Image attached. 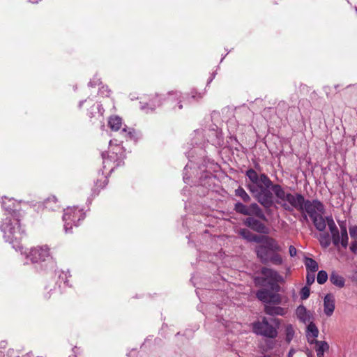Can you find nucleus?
<instances>
[{
  "label": "nucleus",
  "instance_id": "5",
  "mask_svg": "<svg viewBox=\"0 0 357 357\" xmlns=\"http://www.w3.org/2000/svg\"><path fill=\"white\" fill-rule=\"evenodd\" d=\"M85 218V213L83 209L76 206L66 208L63 211V221L66 231H70L73 227H78L79 222Z\"/></svg>",
  "mask_w": 357,
  "mask_h": 357
},
{
  "label": "nucleus",
  "instance_id": "27",
  "mask_svg": "<svg viewBox=\"0 0 357 357\" xmlns=\"http://www.w3.org/2000/svg\"><path fill=\"white\" fill-rule=\"evenodd\" d=\"M319 241L321 247L326 248L331 245V237L328 233H322L319 234Z\"/></svg>",
  "mask_w": 357,
  "mask_h": 357
},
{
  "label": "nucleus",
  "instance_id": "29",
  "mask_svg": "<svg viewBox=\"0 0 357 357\" xmlns=\"http://www.w3.org/2000/svg\"><path fill=\"white\" fill-rule=\"evenodd\" d=\"M268 262H271L274 265L279 266L282 264L283 259L281 255L277 253V252H273V253L269 256Z\"/></svg>",
  "mask_w": 357,
  "mask_h": 357
},
{
  "label": "nucleus",
  "instance_id": "38",
  "mask_svg": "<svg viewBox=\"0 0 357 357\" xmlns=\"http://www.w3.org/2000/svg\"><path fill=\"white\" fill-rule=\"evenodd\" d=\"M289 252L291 257H295L297 253L296 248L294 245H290L289 248Z\"/></svg>",
  "mask_w": 357,
  "mask_h": 357
},
{
  "label": "nucleus",
  "instance_id": "43",
  "mask_svg": "<svg viewBox=\"0 0 357 357\" xmlns=\"http://www.w3.org/2000/svg\"><path fill=\"white\" fill-rule=\"evenodd\" d=\"M340 228H341V232H342V229H344V231H347V229L345 225H340Z\"/></svg>",
  "mask_w": 357,
  "mask_h": 357
},
{
  "label": "nucleus",
  "instance_id": "26",
  "mask_svg": "<svg viewBox=\"0 0 357 357\" xmlns=\"http://www.w3.org/2000/svg\"><path fill=\"white\" fill-rule=\"evenodd\" d=\"M235 195L236 197H240L244 202H249L251 200L249 195L245 192V190L241 187L239 186L236 190H235Z\"/></svg>",
  "mask_w": 357,
  "mask_h": 357
},
{
  "label": "nucleus",
  "instance_id": "12",
  "mask_svg": "<svg viewBox=\"0 0 357 357\" xmlns=\"http://www.w3.org/2000/svg\"><path fill=\"white\" fill-rule=\"evenodd\" d=\"M335 297L332 294H327L324 298V312L327 317H331L335 310Z\"/></svg>",
  "mask_w": 357,
  "mask_h": 357
},
{
  "label": "nucleus",
  "instance_id": "13",
  "mask_svg": "<svg viewBox=\"0 0 357 357\" xmlns=\"http://www.w3.org/2000/svg\"><path fill=\"white\" fill-rule=\"evenodd\" d=\"M296 312L298 319L304 324L310 323L313 319L312 313L303 305H299Z\"/></svg>",
  "mask_w": 357,
  "mask_h": 357
},
{
  "label": "nucleus",
  "instance_id": "51",
  "mask_svg": "<svg viewBox=\"0 0 357 357\" xmlns=\"http://www.w3.org/2000/svg\"><path fill=\"white\" fill-rule=\"evenodd\" d=\"M307 356H308V357H312V356H310V355H307Z\"/></svg>",
  "mask_w": 357,
  "mask_h": 357
},
{
  "label": "nucleus",
  "instance_id": "28",
  "mask_svg": "<svg viewBox=\"0 0 357 357\" xmlns=\"http://www.w3.org/2000/svg\"><path fill=\"white\" fill-rule=\"evenodd\" d=\"M295 335V330L291 324H287L285 326V340L287 343H290V342L293 340Z\"/></svg>",
  "mask_w": 357,
  "mask_h": 357
},
{
  "label": "nucleus",
  "instance_id": "44",
  "mask_svg": "<svg viewBox=\"0 0 357 357\" xmlns=\"http://www.w3.org/2000/svg\"><path fill=\"white\" fill-rule=\"evenodd\" d=\"M340 228H341V232H342V229H344V231H347V229L345 225H340Z\"/></svg>",
  "mask_w": 357,
  "mask_h": 357
},
{
  "label": "nucleus",
  "instance_id": "24",
  "mask_svg": "<svg viewBox=\"0 0 357 357\" xmlns=\"http://www.w3.org/2000/svg\"><path fill=\"white\" fill-rule=\"evenodd\" d=\"M108 124L111 130L117 131L122 126V119L118 116H112L109 119Z\"/></svg>",
  "mask_w": 357,
  "mask_h": 357
},
{
  "label": "nucleus",
  "instance_id": "9",
  "mask_svg": "<svg viewBox=\"0 0 357 357\" xmlns=\"http://www.w3.org/2000/svg\"><path fill=\"white\" fill-rule=\"evenodd\" d=\"M302 209H300L301 213L305 212L310 218H313L317 214L324 213L325 207L324 204L318 199H305L302 204Z\"/></svg>",
  "mask_w": 357,
  "mask_h": 357
},
{
  "label": "nucleus",
  "instance_id": "35",
  "mask_svg": "<svg viewBox=\"0 0 357 357\" xmlns=\"http://www.w3.org/2000/svg\"><path fill=\"white\" fill-rule=\"evenodd\" d=\"M266 237V235L264 236H258L256 234L252 235L250 242H256L259 243H263V241H264V238Z\"/></svg>",
  "mask_w": 357,
  "mask_h": 357
},
{
  "label": "nucleus",
  "instance_id": "34",
  "mask_svg": "<svg viewBox=\"0 0 357 357\" xmlns=\"http://www.w3.org/2000/svg\"><path fill=\"white\" fill-rule=\"evenodd\" d=\"M310 290L308 287H304L301 291V298L302 300H305L310 296Z\"/></svg>",
  "mask_w": 357,
  "mask_h": 357
},
{
  "label": "nucleus",
  "instance_id": "22",
  "mask_svg": "<svg viewBox=\"0 0 357 357\" xmlns=\"http://www.w3.org/2000/svg\"><path fill=\"white\" fill-rule=\"evenodd\" d=\"M349 230L351 238L354 240L351 243L350 250L353 253L356 254L357 252V226H351Z\"/></svg>",
  "mask_w": 357,
  "mask_h": 357
},
{
  "label": "nucleus",
  "instance_id": "37",
  "mask_svg": "<svg viewBox=\"0 0 357 357\" xmlns=\"http://www.w3.org/2000/svg\"><path fill=\"white\" fill-rule=\"evenodd\" d=\"M331 236H332V241H333L334 245L337 246L340 244V243H341L340 233L336 234H335Z\"/></svg>",
  "mask_w": 357,
  "mask_h": 357
},
{
  "label": "nucleus",
  "instance_id": "11",
  "mask_svg": "<svg viewBox=\"0 0 357 357\" xmlns=\"http://www.w3.org/2000/svg\"><path fill=\"white\" fill-rule=\"evenodd\" d=\"M244 224L248 227L257 232L261 234L268 233V229L266 227V225L259 220H257L252 216H248L247 218H245L244 220Z\"/></svg>",
  "mask_w": 357,
  "mask_h": 357
},
{
  "label": "nucleus",
  "instance_id": "40",
  "mask_svg": "<svg viewBox=\"0 0 357 357\" xmlns=\"http://www.w3.org/2000/svg\"><path fill=\"white\" fill-rule=\"evenodd\" d=\"M301 214H302V215H301V220H304V221L307 222L308 221L307 214L305 212L301 213Z\"/></svg>",
  "mask_w": 357,
  "mask_h": 357
},
{
  "label": "nucleus",
  "instance_id": "47",
  "mask_svg": "<svg viewBox=\"0 0 357 357\" xmlns=\"http://www.w3.org/2000/svg\"><path fill=\"white\" fill-rule=\"evenodd\" d=\"M317 356V357H324V355H319V354Z\"/></svg>",
  "mask_w": 357,
  "mask_h": 357
},
{
  "label": "nucleus",
  "instance_id": "21",
  "mask_svg": "<svg viewBox=\"0 0 357 357\" xmlns=\"http://www.w3.org/2000/svg\"><path fill=\"white\" fill-rule=\"evenodd\" d=\"M330 281L333 284L339 288H342L344 286L345 283L344 278L335 271L332 272V273L331 274Z\"/></svg>",
  "mask_w": 357,
  "mask_h": 357
},
{
  "label": "nucleus",
  "instance_id": "14",
  "mask_svg": "<svg viewBox=\"0 0 357 357\" xmlns=\"http://www.w3.org/2000/svg\"><path fill=\"white\" fill-rule=\"evenodd\" d=\"M264 312L271 316L280 315L284 316L287 312V309L280 307V306H274L272 305H265Z\"/></svg>",
  "mask_w": 357,
  "mask_h": 357
},
{
  "label": "nucleus",
  "instance_id": "39",
  "mask_svg": "<svg viewBox=\"0 0 357 357\" xmlns=\"http://www.w3.org/2000/svg\"><path fill=\"white\" fill-rule=\"evenodd\" d=\"M47 290H48L47 291L46 294H44V298L47 300H49L51 298V296H52V291L54 290L52 288H49V287H46L45 288Z\"/></svg>",
  "mask_w": 357,
  "mask_h": 357
},
{
  "label": "nucleus",
  "instance_id": "15",
  "mask_svg": "<svg viewBox=\"0 0 357 357\" xmlns=\"http://www.w3.org/2000/svg\"><path fill=\"white\" fill-rule=\"evenodd\" d=\"M259 245L261 247H265L266 248L269 249L272 252H280L282 250L281 247L278 243L277 241L268 236H266L262 244Z\"/></svg>",
  "mask_w": 357,
  "mask_h": 357
},
{
  "label": "nucleus",
  "instance_id": "25",
  "mask_svg": "<svg viewBox=\"0 0 357 357\" xmlns=\"http://www.w3.org/2000/svg\"><path fill=\"white\" fill-rule=\"evenodd\" d=\"M304 264L307 272L314 273L318 271V263L312 258L305 257L304 259Z\"/></svg>",
  "mask_w": 357,
  "mask_h": 357
},
{
  "label": "nucleus",
  "instance_id": "2",
  "mask_svg": "<svg viewBox=\"0 0 357 357\" xmlns=\"http://www.w3.org/2000/svg\"><path fill=\"white\" fill-rule=\"evenodd\" d=\"M10 215V217L3 220L0 229L4 239L11 243L15 250H21L22 246L20 243L26 236V231L20 223V213L13 211Z\"/></svg>",
  "mask_w": 357,
  "mask_h": 357
},
{
  "label": "nucleus",
  "instance_id": "50",
  "mask_svg": "<svg viewBox=\"0 0 357 357\" xmlns=\"http://www.w3.org/2000/svg\"><path fill=\"white\" fill-rule=\"evenodd\" d=\"M3 207H5V208H6V206H5V203H4V202H3Z\"/></svg>",
  "mask_w": 357,
  "mask_h": 357
},
{
  "label": "nucleus",
  "instance_id": "46",
  "mask_svg": "<svg viewBox=\"0 0 357 357\" xmlns=\"http://www.w3.org/2000/svg\"><path fill=\"white\" fill-rule=\"evenodd\" d=\"M94 109H96V107L95 106V105H93L91 107V110H94Z\"/></svg>",
  "mask_w": 357,
  "mask_h": 357
},
{
  "label": "nucleus",
  "instance_id": "4",
  "mask_svg": "<svg viewBox=\"0 0 357 357\" xmlns=\"http://www.w3.org/2000/svg\"><path fill=\"white\" fill-rule=\"evenodd\" d=\"M262 277H257L255 279L256 284L260 286H268L272 291L278 292L280 287L278 282H282L283 278L275 270L263 267L261 270Z\"/></svg>",
  "mask_w": 357,
  "mask_h": 357
},
{
  "label": "nucleus",
  "instance_id": "49",
  "mask_svg": "<svg viewBox=\"0 0 357 357\" xmlns=\"http://www.w3.org/2000/svg\"><path fill=\"white\" fill-rule=\"evenodd\" d=\"M6 209L7 211H10V208H6Z\"/></svg>",
  "mask_w": 357,
  "mask_h": 357
},
{
  "label": "nucleus",
  "instance_id": "31",
  "mask_svg": "<svg viewBox=\"0 0 357 357\" xmlns=\"http://www.w3.org/2000/svg\"><path fill=\"white\" fill-rule=\"evenodd\" d=\"M317 282L320 284H324L328 280V274L325 271H320L317 274Z\"/></svg>",
  "mask_w": 357,
  "mask_h": 357
},
{
  "label": "nucleus",
  "instance_id": "3",
  "mask_svg": "<svg viewBox=\"0 0 357 357\" xmlns=\"http://www.w3.org/2000/svg\"><path fill=\"white\" fill-rule=\"evenodd\" d=\"M102 164L105 169H107L109 173L114 171L115 169L124 165V159L126 153L124 148L120 145L112 146L107 153L102 154Z\"/></svg>",
  "mask_w": 357,
  "mask_h": 357
},
{
  "label": "nucleus",
  "instance_id": "33",
  "mask_svg": "<svg viewBox=\"0 0 357 357\" xmlns=\"http://www.w3.org/2000/svg\"><path fill=\"white\" fill-rule=\"evenodd\" d=\"M349 237L347 231L342 229L341 232V245L343 248H346L348 245Z\"/></svg>",
  "mask_w": 357,
  "mask_h": 357
},
{
  "label": "nucleus",
  "instance_id": "16",
  "mask_svg": "<svg viewBox=\"0 0 357 357\" xmlns=\"http://www.w3.org/2000/svg\"><path fill=\"white\" fill-rule=\"evenodd\" d=\"M38 207L55 211L59 207L58 200L55 196H50L42 203H39Z\"/></svg>",
  "mask_w": 357,
  "mask_h": 357
},
{
  "label": "nucleus",
  "instance_id": "17",
  "mask_svg": "<svg viewBox=\"0 0 357 357\" xmlns=\"http://www.w3.org/2000/svg\"><path fill=\"white\" fill-rule=\"evenodd\" d=\"M309 343L310 344H315L314 349L317 353L319 355H324V352L328 351L329 350V344L326 341H320L314 339H312V340H309Z\"/></svg>",
  "mask_w": 357,
  "mask_h": 357
},
{
  "label": "nucleus",
  "instance_id": "18",
  "mask_svg": "<svg viewBox=\"0 0 357 357\" xmlns=\"http://www.w3.org/2000/svg\"><path fill=\"white\" fill-rule=\"evenodd\" d=\"M255 251L257 253V257L260 259L262 264L268 263L269 256L271 255L269 249L266 248L265 247H261L258 245L255 248Z\"/></svg>",
  "mask_w": 357,
  "mask_h": 357
},
{
  "label": "nucleus",
  "instance_id": "41",
  "mask_svg": "<svg viewBox=\"0 0 357 357\" xmlns=\"http://www.w3.org/2000/svg\"><path fill=\"white\" fill-rule=\"evenodd\" d=\"M121 132H122V133L125 134L126 137L128 136L129 137H130V135H131L130 131L127 132L126 129L123 128Z\"/></svg>",
  "mask_w": 357,
  "mask_h": 357
},
{
  "label": "nucleus",
  "instance_id": "6",
  "mask_svg": "<svg viewBox=\"0 0 357 357\" xmlns=\"http://www.w3.org/2000/svg\"><path fill=\"white\" fill-rule=\"evenodd\" d=\"M273 321L276 326H272L266 317H263L261 321H257L252 324V331L257 334L268 338H275L278 336V328L280 325L278 319H273Z\"/></svg>",
  "mask_w": 357,
  "mask_h": 357
},
{
  "label": "nucleus",
  "instance_id": "45",
  "mask_svg": "<svg viewBox=\"0 0 357 357\" xmlns=\"http://www.w3.org/2000/svg\"><path fill=\"white\" fill-rule=\"evenodd\" d=\"M89 117H90V118H92V117L93 116V112H90V114H89Z\"/></svg>",
  "mask_w": 357,
  "mask_h": 357
},
{
  "label": "nucleus",
  "instance_id": "30",
  "mask_svg": "<svg viewBox=\"0 0 357 357\" xmlns=\"http://www.w3.org/2000/svg\"><path fill=\"white\" fill-rule=\"evenodd\" d=\"M326 222L328 226L329 230L331 232V235L340 233L337 227L336 226L332 216L326 217Z\"/></svg>",
  "mask_w": 357,
  "mask_h": 357
},
{
  "label": "nucleus",
  "instance_id": "8",
  "mask_svg": "<svg viewBox=\"0 0 357 357\" xmlns=\"http://www.w3.org/2000/svg\"><path fill=\"white\" fill-rule=\"evenodd\" d=\"M234 210L240 214L248 216H255L264 221H266V217L262 209L256 203H252L249 206H246L241 202H237L234 205Z\"/></svg>",
  "mask_w": 357,
  "mask_h": 357
},
{
  "label": "nucleus",
  "instance_id": "19",
  "mask_svg": "<svg viewBox=\"0 0 357 357\" xmlns=\"http://www.w3.org/2000/svg\"><path fill=\"white\" fill-rule=\"evenodd\" d=\"M323 213H319L311 218L315 228L319 231H324L326 227V217L324 218Z\"/></svg>",
  "mask_w": 357,
  "mask_h": 357
},
{
  "label": "nucleus",
  "instance_id": "42",
  "mask_svg": "<svg viewBox=\"0 0 357 357\" xmlns=\"http://www.w3.org/2000/svg\"><path fill=\"white\" fill-rule=\"evenodd\" d=\"M296 351L294 349H291L288 354V357H292L293 355L295 354Z\"/></svg>",
  "mask_w": 357,
  "mask_h": 357
},
{
  "label": "nucleus",
  "instance_id": "1",
  "mask_svg": "<svg viewBox=\"0 0 357 357\" xmlns=\"http://www.w3.org/2000/svg\"><path fill=\"white\" fill-rule=\"evenodd\" d=\"M245 175L250 181L247 188L265 208H269L273 205V194L277 198V204L285 211L291 212L296 209L300 211L303 208L302 204L305 197L302 194L286 192L280 185L273 184L266 174L259 175L252 168L246 171Z\"/></svg>",
  "mask_w": 357,
  "mask_h": 357
},
{
  "label": "nucleus",
  "instance_id": "36",
  "mask_svg": "<svg viewBox=\"0 0 357 357\" xmlns=\"http://www.w3.org/2000/svg\"><path fill=\"white\" fill-rule=\"evenodd\" d=\"M314 274L310 272H307V276H306V283L307 285H311L314 282Z\"/></svg>",
  "mask_w": 357,
  "mask_h": 357
},
{
  "label": "nucleus",
  "instance_id": "7",
  "mask_svg": "<svg viewBox=\"0 0 357 357\" xmlns=\"http://www.w3.org/2000/svg\"><path fill=\"white\" fill-rule=\"evenodd\" d=\"M26 257L32 263H40L52 259L50 248L47 245H37L30 249Z\"/></svg>",
  "mask_w": 357,
  "mask_h": 357
},
{
  "label": "nucleus",
  "instance_id": "32",
  "mask_svg": "<svg viewBox=\"0 0 357 357\" xmlns=\"http://www.w3.org/2000/svg\"><path fill=\"white\" fill-rule=\"evenodd\" d=\"M238 234L245 239L250 242L253 234L248 229H241Z\"/></svg>",
  "mask_w": 357,
  "mask_h": 357
},
{
  "label": "nucleus",
  "instance_id": "48",
  "mask_svg": "<svg viewBox=\"0 0 357 357\" xmlns=\"http://www.w3.org/2000/svg\"><path fill=\"white\" fill-rule=\"evenodd\" d=\"M182 107H183L182 105H179V109H182Z\"/></svg>",
  "mask_w": 357,
  "mask_h": 357
},
{
  "label": "nucleus",
  "instance_id": "20",
  "mask_svg": "<svg viewBox=\"0 0 357 357\" xmlns=\"http://www.w3.org/2000/svg\"><path fill=\"white\" fill-rule=\"evenodd\" d=\"M107 177L105 176L103 174H99L98 178H97L95 183L93 189L94 192L98 194L99 192L107 185Z\"/></svg>",
  "mask_w": 357,
  "mask_h": 357
},
{
  "label": "nucleus",
  "instance_id": "10",
  "mask_svg": "<svg viewBox=\"0 0 357 357\" xmlns=\"http://www.w3.org/2000/svg\"><path fill=\"white\" fill-rule=\"evenodd\" d=\"M257 298L266 305H279L282 303V296L271 289H261L256 293Z\"/></svg>",
  "mask_w": 357,
  "mask_h": 357
},
{
  "label": "nucleus",
  "instance_id": "23",
  "mask_svg": "<svg viewBox=\"0 0 357 357\" xmlns=\"http://www.w3.org/2000/svg\"><path fill=\"white\" fill-rule=\"evenodd\" d=\"M319 329L317 327V326L315 325V324L313 323L312 321H310L308 324V325L307 326V330H306V333H307V337L308 341L312 340V339H310V337H312V339L316 340V338L319 335Z\"/></svg>",
  "mask_w": 357,
  "mask_h": 357
}]
</instances>
